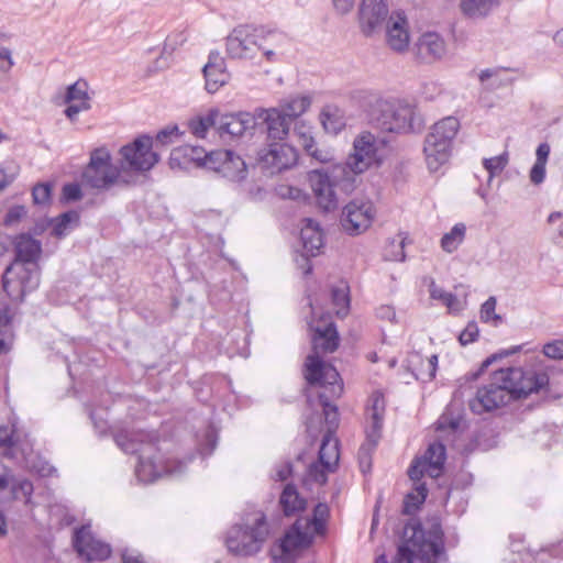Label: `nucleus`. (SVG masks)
Here are the masks:
<instances>
[{
	"label": "nucleus",
	"mask_w": 563,
	"mask_h": 563,
	"mask_svg": "<svg viewBox=\"0 0 563 563\" xmlns=\"http://www.w3.org/2000/svg\"><path fill=\"white\" fill-rule=\"evenodd\" d=\"M548 383L545 374L525 372L520 367L499 368L493 373L488 385L478 388L476 396L470 400V409L476 415L492 411L510 400L538 393Z\"/></svg>",
	"instance_id": "nucleus-1"
},
{
	"label": "nucleus",
	"mask_w": 563,
	"mask_h": 563,
	"mask_svg": "<svg viewBox=\"0 0 563 563\" xmlns=\"http://www.w3.org/2000/svg\"><path fill=\"white\" fill-rule=\"evenodd\" d=\"M114 442L124 453L137 454L135 477L144 484L153 483L163 475L179 476L192 460L191 456L186 461L163 460L158 456V435L155 432L122 430L114 434Z\"/></svg>",
	"instance_id": "nucleus-2"
},
{
	"label": "nucleus",
	"mask_w": 563,
	"mask_h": 563,
	"mask_svg": "<svg viewBox=\"0 0 563 563\" xmlns=\"http://www.w3.org/2000/svg\"><path fill=\"white\" fill-rule=\"evenodd\" d=\"M441 559H445V551L440 517H429L424 526L409 520L404 526L394 563H438Z\"/></svg>",
	"instance_id": "nucleus-3"
},
{
	"label": "nucleus",
	"mask_w": 563,
	"mask_h": 563,
	"mask_svg": "<svg viewBox=\"0 0 563 563\" xmlns=\"http://www.w3.org/2000/svg\"><path fill=\"white\" fill-rule=\"evenodd\" d=\"M369 122L382 132L419 133L424 120L417 107L405 99L373 97L368 103Z\"/></svg>",
	"instance_id": "nucleus-4"
},
{
	"label": "nucleus",
	"mask_w": 563,
	"mask_h": 563,
	"mask_svg": "<svg viewBox=\"0 0 563 563\" xmlns=\"http://www.w3.org/2000/svg\"><path fill=\"white\" fill-rule=\"evenodd\" d=\"M460 129L455 117H446L431 128L423 145L426 162L430 172H437L449 161L454 137Z\"/></svg>",
	"instance_id": "nucleus-5"
},
{
	"label": "nucleus",
	"mask_w": 563,
	"mask_h": 563,
	"mask_svg": "<svg viewBox=\"0 0 563 563\" xmlns=\"http://www.w3.org/2000/svg\"><path fill=\"white\" fill-rule=\"evenodd\" d=\"M308 181L318 206L324 211H331L338 207V189L344 194H350L356 187L353 175L344 173V175L338 176L335 174V165L330 173L324 169L310 170Z\"/></svg>",
	"instance_id": "nucleus-6"
},
{
	"label": "nucleus",
	"mask_w": 563,
	"mask_h": 563,
	"mask_svg": "<svg viewBox=\"0 0 563 563\" xmlns=\"http://www.w3.org/2000/svg\"><path fill=\"white\" fill-rule=\"evenodd\" d=\"M278 32L263 25L240 24L225 38L227 53L231 58L253 59L256 57L261 41H272Z\"/></svg>",
	"instance_id": "nucleus-7"
},
{
	"label": "nucleus",
	"mask_w": 563,
	"mask_h": 563,
	"mask_svg": "<svg viewBox=\"0 0 563 563\" xmlns=\"http://www.w3.org/2000/svg\"><path fill=\"white\" fill-rule=\"evenodd\" d=\"M268 537V525L264 514H258L252 526L234 525L227 534L228 550L236 556L258 553Z\"/></svg>",
	"instance_id": "nucleus-8"
},
{
	"label": "nucleus",
	"mask_w": 563,
	"mask_h": 563,
	"mask_svg": "<svg viewBox=\"0 0 563 563\" xmlns=\"http://www.w3.org/2000/svg\"><path fill=\"white\" fill-rule=\"evenodd\" d=\"M329 514L328 505L318 503L313 508L311 518H298L282 540V551L290 553L294 550L309 547L313 540V534L310 532L311 528L317 534L323 533Z\"/></svg>",
	"instance_id": "nucleus-9"
},
{
	"label": "nucleus",
	"mask_w": 563,
	"mask_h": 563,
	"mask_svg": "<svg viewBox=\"0 0 563 563\" xmlns=\"http://www.w3.org/2000/svg\"><path fill=\"white\" fill-rule=\"evenodd\" d=\"M85 186L97 190H109L120 181V169L111 162V155L107 147H98L91 151L88 165L81 174Z\"/></svg>",
	"instance_id": "nucleus-10"
},
{
	"label": "nucleus",
	"mask_w": 563,
	"mask_h": 563,
	"mask_svg": "<svg viewBox=\"0 0 563 563\" xmlns=\"http://www.w3.org/2000/svg\"><path fill=\"white\" fill-rule=\"evenodd\" d=\"M41 282V267L11 263L2 275V287L12 301L22 302Z\"/></svg>",
	"instance_id": "nucleus-11"
},
{
	"label": "nucleus",
	"mask_w": 563,
	"mask_h": 563,
	"mask_svg": "<svg viewBox=\"0 0 563 563\" xmlns=\"http://www.w3.org/2000/svg\"><path fill=\"white\" fill-rule=\"evenodd\" d=\"M377 162L376 137L372 133L365 132L354 140L353 153L349 155L346 162L335 165V174L341 176L346 173L356 178Z\"/></svg>",
	"instance_id": "nucleus-12"
},
{
	"label": "nucleus",
	"mask_w": 563,
	"mask_h": 563,
	"mask_svg": "<svg viewBox=\"0 0 563 563\" xmlns=\"http://www.w3.org/2000/svg\"><path fill=\"white\" fill-rule=\"evenodd\" d=\"M153 139L140 135L120 150L122 164L130 170L147 172L158 162V154L153 150Z\"/></svg>",
	"instance_id": "nucleus-13"
},
{
	"label": "nucleus",
	"mask_w": 563,
	"mask_h": 563,
	"mask_svg": "<svg viewBox=\"0 0 563 563\" xmlns=\"http://www.w3.org/2000/svg\"><path fill=\"white\" fill-rule=\"evenodd\" d=\"M298 162L297 150L284 142H268L257 154L258 166L269 175L280 173L295 166Z\"/></svg>",
	"instance_id": "nucleus-14"
},
{
	"label": "nucleus",
	"mask_w": 563,
	"mask_h": 563,
	"mask_svg": "<svg viewBox=\"0 0 563 563\" xmlns=\"http://www.w3.org/2000/svg\"><path fill=\"white\" fill-rule=\"evenodd\" d=\"M303 375L309 385L329 386L331 396H340L343 390V384L336 368L323 362L319 355L307 356Z\"/></svg>",
	"instance_id": "nucleus-15"
},
{
	"label": "nucleus",
	"mask_w": 563,
	"mask_h": 563,
	"mask_svg": "<svg viewBox=\"0 0 563 563\" xmlns=\"http://www.w3.org/2000/svg\"><path fill=\"white\" fill-rule=\"evenodd\" d=\"M209 170L231 181H241L247 176L245 162L230 150L211 151Z\"/></svg>",
	"instance_id": "nucleus-16"
},
{
	"label": "nucleus",
	"mask_w": 563,
	"mask_h": 563,
	"mask_svg": "<svg viewBox=\"0 0 563 563\" xmlns=\"http://www.w3.org/2000/svg\"><path fill=\"white\" fill-rule=\"evenodd\" d=\"M375 216L371 201L353 200L343 209L342 225L350 234H358L365 231Z\"/></svg>",
	"instance_id": "nucleus-17"
},
{
	"label": "nucleus",
	"mask_w": 563,
	"mask_h": 563,
	"mask_svg": "<svg viewBox=\"0 0 563 563\" xmlns=\"http://www.w3.org/2000/svg\"><path fill=\"white\" fill-rule=\"evenodd\" d=\"M388 13L387 0H363L358 12L362 33L371 36L379 32L387 20Z\"/></svg>",
	"instance_id": "nucleus-18"
},
{
	"label": "nucleus",
	"mask_w": 563,
	"mask_h": 563,
	"mask_svg": "<svg viewBox=\"0 0 563 563\" xmlns=\"http://www.w3.org/2000/svg\"><path fill=\"white\" fill-rule=\"evenodd\" d=\"M73 544L78 554L87 561H103L111 554L109 544L96 540L87 526L75 530Z\"/></svg>",
	"instance_id": "nucleus-19"
},
{
	"label": "nucleus",
	"mask_w": 563,
	"mask_h": 563,
	"mask_svg": "<svg viewBox=\"0 0 563 563\" xmlns=\"http://www.w3.org/2000/svg\"><path fill=\"white\" fill-rule=\"evenodd\" d=\"M12 245L14 251V260L12 263L41 267L38 261L43 252L42 243L34 239L31 233L18 234L14 238Z\"/></svg>",
	"instance_id": "nucleus-20"
},
{
	"label": "nucleus",
	"mask_w": 563,
	"mask_h": 563,
	"mask_svg": "<svg viewBox=\"0 0 563 563\" xmlns=\"http://www.w3.org/2000/svg\"><path fill=\"white\" fill-rule=\"evenodd\" d=\"M202 73L206 81L205 87L209 93L217 92L230 79L225 60L217 51L210 52L208 63L203 66Z\"/></svg>",
	"instance_id": "nucleus-21"
},
{
	"label": "nucleus",
	"mask_w": 563,
	"mask_h": 563,
	"mask_svg": "<svg viewBox=\"0 0 563 563\" xmlns=\"http://www.w3.org/2000/svg\"><path fill=\"white\" fill-rule=\"evenodd\" d=\"M255 126V118L249 112L220 113L218 117V133L220 136L238 137Z\"/></svg>",
	"instance_id": "nucleus-22"
},
{
	"label": "nucleus",
	"mask_w": 563,
	"mask_h": 563,
	"mask_svg": "<svg viewBox=\"0 0 563 563\" xmlns=\"http://www.w3.org/2000/svg\"><path fill=\"white\" fill-rule=\"evenodd\" d=\"M386 41L395 52H405L409 46L408 22L404 12L391 13L386 23Z\"/></svg>",
	"instance_id": "nucleus-23"
},
{
	"label": "nucleus",
	"mask_w": 563,
	"mask_h": 563,
	"mask_svg": "<svg viewBox=\"0 0 563 563\" xmlns=\"http://www.w3.org/2000/svg\"><path fill=\"white\" fill-rule=\"evenodd\" d=\"M416 53L421 62L432 63L445 55V42L438 33L427 32L416 43Z\"/></svg>",
	"instance_id": "nucleus-24"
},
{
	"label": "nucleus",
	"mask_w": 563,
	"mask_h": 563,
	"mask_svg": "<svg viewBox=\"0 0 563 563\" xmlns=\"http://www.w3.org/2000/svg\"><path fill=\"white\" fill-rule=\"evenodd\" d=\"M263 120L266 124L268 142H283L289 134L290 124L283 111L278 109L262 110Z\"/></svg>",
	"instance_id": "nucleus-25"
},
{
	"label": "nucleus",
	"mask_w": 563,
	"mask_h": 563,
	"mask_svg": "<svg viewBox=\"0 0 563 563\" xmlns=\"http://www.w3.org/2000/svg\"><path fill=\"white\" fill-rule=\"evenodd\" d=\"M339 333L333 322H328L324 327H316L312 334L313 354L332 353L339 346Z\"/></svg>",
	"instance_id": "nucleus-26"
},
{
	"label": "nucleus",
	"mask_w": 563,
	"mask_h": 563,
	"mask_svg": "<svg viewBox=\"0 0 563 563\" xmlns=\"http://www.w3.org/2000/svg\"><path fill=\"white\" fill-rule=\"evenodd\" d=\"M385 412V398L379 391H374L367 406L368 426L366 433L382 437L383 421Z\"/></svg>",
	"instance_id": "nucleus-27"
},
{
	"label": "nucleus",
	"mask_w": 563,
	"mask_h": 563,
	"mask_svg": "<svg viewBox=\"0 0 563 563\" xmlns=\"http://www.w3.org/2000/svg\"><path fill=\"white\" fill-rule=\"evenodd\" d=\"M303 222L305 225L300 230L303 250L307 254H310V256H316L323 246L321 229L312 219H305Z\"/></svg>",
	"instance_id": "nucleus-28"
},
{
	"label": "nucleus",
	"mask_w": 563,
	"mask_h": 563,
	"mask_svg": "<svg viewBox=\"0 0 563 563\" xmlns=\"http://www.w3.org/2000/svg\"><path fill=\"white\" fill-rule=\"evenodd\" d=\"M13 342V312L8 302L0 301V354L8 353Z\"/></svg>",
	"instance_id": "nucleus-29"
},
{
	"label": "nucleus",
	"mask_w": 563,
	"mask_h": 563,
	"mask_svg": "<svg viewBox=\"0 0 563 563\" xmlns=\"http://www.w3.org/2000/svg\"><path fill=\"white\" fill-rule=\"evenodd\" d=\"M319 462H322L328 470H335L340 459L339 440L334 437L333 430L328 429L323 435L318 452Z\"/></svg>",
	"instance_id": "nucleus-30"
},
{
	"label": "nucleus",
	"mask_w": 563,
	"mask_h": 563,
	"mask_svg": "<svg viewBox=\"0 0 563 563\" xmlns=\"http://www.w3.org/2000/svg\"><path fill=\"white\" fill-rule=\"evenodd\" d=\"M306 499H303L294 484H287L279 497V506L286 517H291L306 508Z\"/></svg>",
	"instance_id": "nucleus-31"
},
{
	"label": "nucleus",
	"mask_w": 563,
	"mask_h": 563,
	"mask_svg": "<svg viewBox=\"0 0 563 563\" xmlns=\"http://www.w3.org/2000/svg\"><path fill=\"white\" fill-rule=\"evenodd\" d=\"M311 106V98L309 96H290L283 99L276 108L283 111V114L289 122H294L302 115Z\"/></svg>",
	"instance_id": "nucleus-32"
},
{
	"label": "nucleus",
	"mask_w": 563,
	"mask_h": 563,
	"mask_svg": "<svg viewBox=\"0 0 563 563\" xmlns=\"http://www.w3.org/2000/svg\"><path fill=\"white\" fill-rule=\"evenodd\" d=\"M321 124L327 133L338 134L345 128L343 111L336 106L328 104L320 113Z\"/></svg>",
	"instance_id": "nucleus-33"
},
{
	"label": "nucleus",
	"mask_w": 563,
	"mask_h": 563,
	"mask_svg": "<svg viewBox=\"0 0 563 563\" xmlns=\"http://www.w3.org/2000/svg\"><path fill=\"white\" fill-rule=\"evenodd\" d=\"M219 110L211 109L206 115H197L187 123L188 131L196 137L203 139L210 128L218 130Z\"/></svg>",
	"instance_id": "nucleus-34"
},
{
	"label": "nucleus",
	"mask_w": 563,
	"mask_h": 563,
	"mask_svg": "<svg viewBox=\"0 0 563 563\" xmlns=\"http://www.w3.org/2000/svg\"><path fill=\"white\" fill-rule=\"evenodd\" d=\"M421 459L438 477L442 472L446 459V450L444 444L441 442L430 443Z\"/></svg>",
	"instance_id": "nucleus-35"
},
{
	"label": "nucleus",
	"mask_w": 563,
	"mask_h": 563,
	"mask_svg": "<svg viewBox=\"0 0 563 563\" xmlns=\"http://www.w3.org/2000/svg\"><path fill=\"white\" fill-rule=\"evenodd\" d=\"M51 220V234L57 239H62L68 234L73 223L77 224L79 222V213L75 210H70Z\"/></svg>",
	"instance_id": "nucleus-36"
},
{
	"label": "nucleus",
	"mask_w": 563,
	"mask_h": 563,
	"mask_svg": "<svg viewBox=\"0 0 563 563\" xmlns=\"http://www.w3.org/2000/svg\"><path fill=\"white\" fill-rule=\"evenodd\" d=\"M382 437L366 433L364 443L360 446L357 457L360 468L363 473H366L372 467V454L377 448Z\"/></svg>",
	"instance_id": "nucleus-37"
},
{
	"label": "nucleus",
	"mask_w": 563,
	"mask_h": 563,
	"mask_svg": "<svg viewBox=\"0 0 563 563\" xmlns=\"http://www.w3.org/2000/svg\"><path fill=\"white\" fill-rule=\"evenodd\" d=\"M496 4V0H462L461 10L470 18H479L487 15Z\"/></svg>",
	"instance_id": "nucleus-38"
},
{
	"label": "nucleus",
	"mask_w": 563,
	"mask_h": 563,
	"mask_svg": "<svg viewBox=\"0 0 563 563\" xmlns=\"http://www.w3.org/2000/svg\"><path fill=\"white\" fill-rule=\"evenodd\" d=\"M466 228L463 223H456L450 232L441 239V247L446 253H453L462 244L465 238Z\"/></svg>",
	"instance_id": "nucleus-39"
},
{
	"label": "nucleus",
	"mask_w": 563,
	"mask_h": 563,
	"mask_svg": "<svg viewBox=\"0 0 563 563\" xmlns=\"http://www.w3.org/2000/svg\"><path fill=\"white\" fill-rule=\"evenodd\" d=\"M332 302L336 308V314L345 317L350 308L349 287L345 284L333 287L331 290Z\"/></svg>",
	"instance_id": "nucleus-40"
},
{
	"label": "nucleus",
	"mask_w": 563,
	"mask_h": 563,
	"mask_svg": "<svg viewBox=\"0 0 563 563\" xmlns=\"http://www.w3.org/2000/svg\"><path fill=\"white\" fill-rule=\"evenodd\" d=\"M429 292L432 299L441 300L450 311L460 310V302L457 300V297L454 294L448 292L443 288L437 286V284L433 280L429 286Z\"/></svg>",
	"instance_id": "nucleus-41"
},
{
	"label": "nucleus",
	"mask_w": 563,
	"mask_h": 563,
	"mask_svg": "<svg viewBox=\"0 0 563 563\" xmlns=\"http://www.w3.org/2000/svg\"><path fill=\"white\" fill-rule=\"evenodd\" d=\"M508 159L509 158L507 152H504L503 154L494 157L483 159V166L488 172V184H490L496 175L500 174L505 169L508 164Z\"/></svg>",
	"instance_id": "nucleus-42"
},
{
	"label": "nucleus",
	"mask_w": 563,
	"mask_h": 563,
	"mask_svg": "<svg viewBox=\"0 0 563 563\" xmlns=\"http://www.w3.org/2000/svg\"><path fill=\"white\" fill-rule=\"evenodd\" d=\"M52 188L51 183H40L32 189V200L35 206L47 207L52 202Z\"/></svg>",
	"instance_id": "nucleus-43"
},
{
	"label": "nucleus",
	"mask_w": 563,
	"mask_h": 563,
	"mask_svg": "<svg viewBox=\"0 0 563 563\" xmlns=\"http://www.w3.org/2000/svg\"><path fill=\"white\" fill-rule=\"evenodd\" d=\"M88 84L85 80H78L67 88L65 101L67 103L76 101H89L87 92Z\"/></svg>",
	"instance_id": "nucleus-44"
},
{
	"label": "nucleus",
	"mask_w": 563,
	"mask_h": 563,
	"mask_svg": "<svg viewBox=\"0 0 563 563\" xmlns=\"http://www.w3.org/2000/svg\"><path fill=\"white\" fill-rule=\"evenodd\" d=\"M335 470H328L322 462H312L307 468V479L323 485L328 481V473L334 472Z\"/></svg>",
	"instance_id": "nucleus-45"
},
{
	"label": "nucleus",
	"mask_w": 563,
	"mask_h": 563,
	"mask_svg": "<svg viewBox=\"0 0 563 563\" xmlns=\"http://www.w3.org/2000/svg\"><path fill=\"white\" fill-rule=\"evenodd\" d=\"M191 156L194 154L184 151V145L178 146L170 153L169 165L172 168L187 169L192 164Z\"/></svg>",
	"instance_id": "nucleus-46"
},
{
	"label": "nucleus",
	"mask_w": 563,
	"mask_h": 563,
	"mask_svg": "<svg viewBox=\"0 0 563 563\" xmlns=\"http://www.w3.org/2000/svg\"><path fill=\"white\" fill-rule=\"evenodd\" d=\"M181 135L183 133L179 131L177 125L167 126L156 134L155 141H153V145L155 144L156 147L159 145L167 146L178 141Z\"/></svg>",
	"instance_id": "nucleus-47"
},
{
	"label": "nucleus",
	"mask_w": 563,
	"mask_h": 563,
	"mask_svg": "<svg viewBox=\"0 0 563 563\" xmlns=\"http://www.w3.org/2000/svg\"><path fill=\"white\" fill-rule=\"evenodd\" d=\"M497 300L495 297H489L481 307V320L485 323L492 322L498 325L501 322V317L495 312Z\"/></svg>",
	"instance_id": "nucleus-48"
},
{
	"label": "nucleus",
	"mask_w": 563,
	"mask_h": 563,
	"mask_svg": "<svg viewBox=\"0 0 563 563\" xmlns=\"http://www.w3.org/2000/svg\"><path fill=\"white\" fill-rule=\"evenodd\" d=\"M303 151L317 163L328 164L334 159L333 152L329 147L318 146L316 141L311 143V148L305 147Z\"/></svg>",
	"instance_id": "nucleus-49"
},
{
	"label": "nucleus",
	"mask_w": 563,
	"mask_h": 563,
	"mask_svg": "<svg viewBox=\"0 0 563 563\" xmlns=\"http://www.w3.org/2000/svg\"><path fill=\"white\" fill-rule=\"evenodd\" d=\"M185 152H190L194 154L191 156L192 165L196 167H202L209 170L210 163H209V156L211 155V151L207 152L203 147L200 146H191V145H184Z\"/></svg>",
	"instance_id": "nucleus-50"
},
{
	"label": "nucleus",
	"mask_w": 563,
	"mask_h": 563,
	"mask_svg": "<svg viewBox=\"0 0 563 563\" xmlns=\"http://www.w3.org/2000/svg\"><path fill=\"white\" fill-rule=\"evenodd\" d=\"M292 135L297 139V142L302 146V148H311V143L314 142V137L312 136L311 132V126L307 125L303 122L296 123Z\"/></svg>",
	"instance_id": "nucleus-51"
},
{
	"label": "nucleus",
	"mask_w": 563,
	"mask_h": 563,
	"mask_svg": "<svg viewBox=\"0 0 563 563\" xmlns=\"http://www.w3.org/2000/svg\"><path fill=\"white\" fill-rule=\"evenodd\" d=\"M424 473H428L431 477H437L434 472L428 467V465L421 457L416 459L408 470V476L413 482H419L424 475Z\"/></svg>",
	"instance_id": "nucleus-52"
},
{
	"label": "nucleus",
	"mask_w": 563,
	"mask_h": 563,
	"mask_svg": "<svg viewBox=\"0 0 563 563\" xmlns=\"http://www.w3.org/2000/svg\"><path fill=\"white\" fill-rule=\"evenodd\" d=\"M319 400L320 404L322 405L324 418L327 423L329 424V429L332 430V428H335L338 426V408L336 406L330 404V401L323 394L319 395Z\"/></svg>",
	"instance_id": "nucleus-53"
},
{
	"label": "nucleus",
	"mask_w": 563,
	"mask_h": 563,
	"mask_svg": "<svg viewBox=\"0 0 563 563\" xmlns=\"http://www.w3.org/2000/svg\"><path fill=\"white\" fill-rule=\"evenodd\" d=\"M33 493V484L29 479H20L12 484L14 499H25L27 503Z\"/></svg>",
	"instance_id": "nucleus-54"
},
{
	"label": "nucleus",
	"mask_w": 563,
	"mask_h": 563,
	"mask_svg": "<svg viewBox=\"0 0 563 563\" xmlns=\"http://www.w3.org/2000/svg\"><path fill=\"white\" fill-rule=\"evenodd\" d=\"M415 489H416V495L408 494L405 499L404 510L407 514H409L411 511L410 503H409L410 500H413L415 501L413 506L416 508H418L419 505L423 504V501L426 500V498L428 496V489L424 484H418Z\"/></svg>",
	"instance_id": "nucleus-55"
},
{
	"label": "nucleus",
	"mask_w": 563,
	"mask_h": 563,
	"mask_svg": "<svg viewBox=\"0 0 563 563\" xmlns=\"http://www.w3.org/2000/svg\"><path fill=\"white\" fill-rule=\"evenodd\" d=\"M27 210L25 206L16 205L11 207L3 219V224L7 227H11L20 222L24 217H26Z\"/></svg>",
	"instance_id": "nucleus-56"
},
{
	"label": "nucleus",
	"mask_w": 563,
	"mask_h": 563,
	"mask_svg": "<svg viewBox=\"0 0 563 563\" xmlns=\"http://www.w3.org/2000/svg\"><path fill=\"white\" fill-rule=\"evenodd\" d=\"M479 334L478 325L475 321H470L465 329L461 332L459 341L462 345H467L477 340Z\"/></svg>",
	"instance_id": "nucleus-57"
},
{
	"label": "nucleus",
	"mask_w": 563,
	"mask_h": 563,
	"mask_svg": "<svg viewBox=\"0 0 563 563\" xmlns=\"http://www.w3.org/2000/svg\"><path fill=\"white\" fill-rule=\"evenodd\" d=\"M81 189L80 186L76 183L65 184L62 189V201L63 202H73L77 201L81 198Z\"/></svg>",
	"instance_id": "nucleus-58"
},
{
	"label": "nucleus",
	"mask_w": 563,
	"mask_h": 563,
	"mask_svg": "<svg viewBox=\"0 0 563 563\" xmlns=\"http://www.w3.org/2000/svg\"><path fill=\"white\" fill-rule=\"evenodd\" d=\"M543 353L545 356L553 360L563 358V340H553L544 344Z\"/></svg>",
	"instance_id": "nucleus-59"
},
{
	"label": "nucleus",
	"mask_w": 563,
	"mask_h": 563,
	"mask_svg": "<svg viewBox=\"0 0 563 563\" xmlns=\"http://www.w3.org/2000/svg\"><path fill=\"white\" fill-rule=\"evenodd\" d=\"M280 37L282 36L278 33V37H276L275 40H272V41H261V47H258V52H262V54L266 58V60H268V62H275L276 60L275 47H276V44H277V42H278V40Z\"/></svg>",
	"instance_id": "nucleus-60"
},
{
	"label": "nucleus",
	"mask_w": 563,
	"mask_h": 563,
	"mask_svg": "<svg viewBox=\"0 0 563 563\" xmlns=\"http://www.w3.org/2000/svg\"><path fill=\"white\" fill-rule=\"evenodd\" d=\"M15 179V170L12 164L0 166V190L7 188Z\"/></svg>",
	"instance_id": "nucleus-61"
},
{
	"label": "nucleus",
	"mask_w": 563,
	"mask_h": 563,
	"mask_svg": "<svg viewBox=\"0 0 563 563\" xmlns=\"http://www.w3.org/2000/svg\"><path fill=\"white\" fill-rule=\"evenodd\" d=\"M292 474V464L290 462H284L277 464L274 468L273 478L278 482H284Z\"/></svg>",
	"instance_id": "nucleus-62"
},
{
	"label": "nucleus",
	"mask_w": 563,
	"mask_h": 563,
	"mask_svg": "<svg viewBox=\"0 0 563 563\" xmlns=\"http://www.w3.org/2000/svg\"><path fill=\"white\" fill-rule=\"evenodd\" d=\"M89 109V101L70 102L69 106L65 109V114L69 120H75L79 112L87 111Z\"/></svg>",
	"instance_id": "nucleus-63"
},
{
	"label": "nucleus",
	"mask_w": 563,
	"mask_h": 563,
	"mask_svg": "<svg viewBox=\"0 0 563 563\" xmlns=\"http://www.w3.org/2000/svg\"><path fill=\"white\" fill-rule=\"evenodd\" d=\"M545 166H547V164H544V163L534 162L533 166L530 169V175H529L530 181L533 185H540L544 181Z\"/></svg>",
	"instance_id": "nucleus-64"
}]
</instances>
